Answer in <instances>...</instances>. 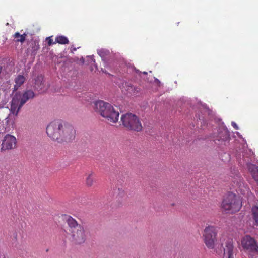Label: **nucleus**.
Listing matches in <instances>:
<instances>
[{"label": "nucleus", "mask_w": 258, "mask_h": 258, "mask_svg": "<svg viewBox=\"0 0 258 258\" xmlns=\"http://www.w3.org/2000/svg\"><path fill=\"white\" fill-rule=\"evenodd\" d=\"M103 50H98V54H99V55L100 56H101V57H103V54H102V53H103Z\"/></svg>", "instance_id": "obj_24"}, {"label": "nucleus", "mask_w": 258, "mask_h": 258, "mask_svg": "<svg viewBox=\"0 0 258 258\" xmlns=\"http://www.w3.org/2000/svg\"><path fill=\"white\" fill-rule=\"evenodd\" d=\"M122 125L127 130L140 132L143 127L139 118L131 113L123 114L121 117Z\"/></svg>", "instance_id": "obj_4"}, {"label": "nucleus", "mask_w": 258, "mask_h": 258, "mask_svg": "<svg viewBox=\"0 0 258 258\" xmlns=\"http://www.w3.org/2000/svg\"><path fill=\"white\" fill-rule=\"evenodd\" d=\"M234 246L232 239H229L226 242L224 248V257L225 258H233Z\"/></svg>", "instance_id": "obj_11"}, {"label": "nucleus", "mask_w": 258, "mask_h": 258, "mask_svg": "<svg viewBox=\"0 0 258 258\" xmlns=\"http://www.w3.org/2000/svg\"><path fill=\"white\" fill-rule=\"evenodd\" d=\"M76 130L70 124H66V142H70L75 139Z\"/></svg>", "instance_id": "obj_12"}, {"label": "nucleus", "mask_w": 258, "mask_h": 258, "mask_svg": "<svg viewBox=\"0 0 258 258\" xmlns=\"http://www.w3.org/2000/svg\"><path fill=\"white\" fill-rule=\"evenodd\" d=\"M23 94L29 99H32L35 96V93L31 90H27Z\"/></svg>", "instance_id": "obj_19"}, {"label": "nucleus", "mask_w": 258, "mask_h": 258, "mask_svg": "<svg viewBox=\"0 0 258 258\" xmlns=\"http://www.w3.org/2000/svg\"><path fill=\"white\" fill-rule=\"evenodd\" d=\"M85 232L84 227L82 226H79L76 230H73V232L68 233L66 237L74 244L80 245L84 243L86 240Z\"/></svg>", "instance_id": "obj_8"}, {"label": "nucleus", "mask_w": 258, "mask_h": 258, "mask_svg": "<svg viewBox=\"0 0 258 258\" xmlns=\"http://www.w3.org/2000/svg\"><path fill=\"white\" fill-rule=\"evenodd\" d=\"M29 99L25 96L23 94H16L13 97L11 104L10 112L9 117L6 118V123H8L9 117L11 114L17 116L20 109L24 105V104Z\"/></svg>", "instance_id": "obj_7"}, {"label": "nucleus", "mask_w": 258, "mask_h": 258, "mask_svg": "<svg viewBox=\"0 0 258 258\" xmlns=\"http://www.w3.org/2000/svg\"><path fill=\"white\" fill-rule=\"evenodd\" d=\"M26 37L27 34L26 33L21 35L19 32H17L13 35V37L15 39V42H20L21 44L25 42Z\"/></svg>", "instance_id": "obj_15"}, {"label": "nucleus", "mask_w": 258, "mask_h": 258, "mask_svg": "<svg viewBox=\"0 0 258 258\" xmlns=\"http://www.w3.org/2000/svg\"><path fill=\"white\" fill-rule=\"evenodd\" d=\"M17 140L15 137L13 135H6L2 144V149L4 150H9L15 148L16 147Z\"/></svg>", "instance_id": "obj_9"}, {"label": "nucleus", "mask_w": 258, "mask_h": 258, "mask_svg": "<svg viewBox=\"0 0 258 258\" xmlns=\"http://www.w3.org/2000/svg\"><path fill=\"white\" fill-rule=\"evenodd\" d=\"M227 138L226 136L222 139V140H225Z\"/></svg>", "instance_id": "obj_28"}, {"label": "nucleus", "mask_w": 258, "mask_h": 258, "mask_svg": "<svg viewBox=\"0 0 258 258\" xmlns=\"http://www.w3.org/2000/svg\"><path fill=\"white\" fill-rule=\"evenodd\" d=\"M31 49H30V51H31V55H35L37 51L39 49V45L38 43L35 41L32 42L31 45Z\"/></svg>", "instance_id": "obj_18"}, {"label": "nucleus", "mask_w": 258, "mask_h": 258, "mask_svg": "<svg viewBox=\"0 0 258 258\" xmlns=\"http://www.w3.org/2000/svg\"><path fill=\"white\" fill-rule=\"evenodd\" d=\"M66 222L68 225V227L66 230L67 234L69 232H73V230H76L79 226H81L75 219L70 215H66Z\"/></svg>", "instance_id": "obj_10"}, {"label": "nucleus", "mask_w": 258, "mask_h": 258, "mask_svg": "<svg viewBox=\"0 0 258 258\" xmlns=\"http://www.w3.org/2000/svg\"><path fill=\"white\" fill-rule=\"evenodd\" d=\"M241 246L249 257L255 258L254 256L258 255V244L255 239L250 236L246 235L241 238Z\"/></svg>", "instance_id": "obj_5"}, {"label": "nucleus", "mask_w": 258, "mask_h": 258, "mask_svg": "<svg viewBox=\"0 0 258 258\" xmlns=\"http://www.w3.org/2000/svg\"><path fill=\"white\" fill-rule=\"evenodd\" d=\"M55 43L64 44V36H58L55 38Z\"/></svg>", "instance_id": "obj_20"}, {"label": "nucleus", "mask_w": 258, "mask_h": 258, "mask_svg": "<svg viewBox=\"0 0 258 258\" xmlns=\"http://www.w3.org/2000/svg\"><path fill=\"white\" fill-rule=\"evenodd\" d=\"M77 50L76 48H73L72 49H71V52H73L74 51H76Z\"/></svg>", "instance_id": "obj_25"}, {"label": "nucleus", "mask_w": 258, "mask_h": 258, "mask_svg": "<svg viewBox=\"0 0 258 258\" xmlns=\"http://www.w3.org/2000/svg\"><path fill=\"white\" fill-rule=\"evenodd\" d=\"M251 217L254 225L258 226V207L254 206L251 208Z\"/></svg>", "instance_id": "obj_17"}, {"label": "nucleus", "mask_w": 258, "mask_h": 258, "mask_svg": "<svg viewBox=\"0 0 258 258\" xmlns=\"http://www.w3.org/2000/svg\"><path fill=\"white\" fill-rule=\"evenodd\" d=\"M94 109L108 122L116 123L118 121L119 113L109 103L102 100L95 102Z\"/></svg>", "instance_id": "obj_1"}, {"label": "nucleus", "mask_w": 258, "mask_h": 258, "mask_svg": "<svg viewBox=\"0 0 258 258\" xmlns=\"http://www.w3.org/2000/svg\"><path fill=\"white\" fill-rule=\"evenodd\" d=\"M232 126L235 129L237 130L238 128L237 125L236 123L234 122H232Z\"/></svg>", "instance_id": "obj_23"}, {"label": "nucleus", "mask_w": 258, "mask_h": 258, "mask_svg": "<svg viewBox=\"0 0 258 258\" xmlns=\"http://www.w3.org/2000/svg\"><path fill=\"white\" fill-rule=\"evenodd\" d=\"M69 40L66 37V44L69 43Z\"/></svg>", "instance_id": "obj_26"}, {"label": "nucleus", "mask_w": 258, "mask_h": 258, "mask_svg": "<svg viewBox=\"0 0 258 258\" xmlns=\"http://www.w3.org/2000/svg\"><path fill=\"white\" fill-rule=\"evenodd\" d=\"M94 176V173L92 171H91L87 177L86 178L85 184L87 187H90L93 185L95 181Z\"/></svg>", "instance_id": "obj_16"}, {"label": "nucleus", "mask_w": 258, "mask_h": 258, "mask_svg": "<svg viewBox=\"0 0 258 258\" xmlns=\"http://www.w3.org/2000/svg\"><path fill=\"white\" fill-rule=\"evenodd\" d=\"M64 124L61 119H56L50 122L46 128L48 136L58 143H62L64 137Z\"/></svg>", "instance_id": "obj_2"}, {"label": "nucleus", "mask_w": 258, "mask_h": 258, "mask_svg": "<svg viewBox=\"0 0 258 258\" xmlns=\"http://www.w3.org/2000/svg\"><path fill=\"white\" fill-rule=\"evenodd\" d=\"M34 87L37 91H41L44 88V79L42 76H38L35 79Z\"/></svg>", "instance_id": "obj_14"}, {"label": "nucleus", "mask_w": 258, "mask_h": 258, "mask_svg": "<svg viewBox=\"0 0 258 258\" xmlns=\"http://www.w3.org/2000/svg\"><path fill=\"white\" fill-rule=\"evenodd\" d=\"M26 78L22 75H17L15 79V84L14 86V91H17L25 82Z\"/></svg>", "instance_id": "obj_13"}, {"label": "nucleus", "mask_w": 258, "mask_h": 258, "mask_svg": "<svg viewBox=\"0 0 258 258\" xmlns=\"http://www.w3.org/2000/svg\"><path fill=\"white\" fill-rule=\"evenodd\" d=\"M217 230L214 226H208L205 227L203 233V240L207 247L213 249L217 241Z\"/></svg>", "instance_id": "obj_6"}, {"label": "nucleus", "mask_w": 258, "mask_h": 258, "mask_svg": "<svg viewBox=\"0 0 258 258\" xmlns=\"http://www.w3.org/2000/svg\"><path fill=\"white\" fill-rule=\"evenodd\" d=\"M127 91L128 92H129L130 93H131L132 92H133L134 90H135V88L134 86H133L132 85H131V84H128L127 85Z\"/></svg>", "instance_id": "obj_22"}, {"label": "nucleus", "mask_w": 258, "mask_h": 258, "mask_svg": "<svg viewBox=\"0 0 258 258\" xmlns=\"http://www.w3.org/2000/svg\"><path fill=\"white\" fill-rule=\"evenodd\" d=\"M52 36L48 37L46 38V41L47 42L48 45L49 46H51L53 44H55V41L53 42L52 39Z\"/></svg>", "instance_id": "obj_21"}, {"label": "nucleus", "mask_w": 258, "mask_h": 258, "mask_svg": "<svg viewBox=\"0 0 258 258\" xmlns=\"http://www.w3.org/2000/svg\"><path fill=\"white\" fill-rule=\"evenodd\" d=\"M2 70V67L0 66V74L1 73Z\"/></svg>", "instance_id": "obj_27"}, {"label": "nucleus", "mask_w": 258, "mask_h": 258, "mask_svg": "<svg viewBox=\"0 0 258 258\" xmlns=\"http://www.w3.org/2000/svg\"><path fill=\"white\" fill-rule=\"evenodd\" d=\"M241 206L242 202L239 197L232 192H229L224 197L221 204V208L229 213L239 211Z\"/></svg>", "instance_id": "obj_3"}]
</instances>
